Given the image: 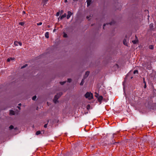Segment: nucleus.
Returning a JSON list of instances; mask_svg holds the SVG:
<instances>
[{
	"label": "nucleus",
	"instance_id": "3",
	"mask_svg": "<svg viewBox=\"0 0 156 156\" xmlns=\"http://www.w3.org/2000/svg\"><path fill=\"white\" fill-rule=\"evenodd\" d=\"M18 44H19V45L20 46L22 45V43L20 42H18V41H16L14 42V45L15 46H18Z\"/></svg>",
	"mask_w": 156,
	"mask_h": 156
},
{
	"label": "nucleus",
	"instance_id": "35",
	"mask_svg": "<svg viewBox=\"0 0 156 156\" xmlns=\"http://www.w3.org/2000/svg\"><path fill=\"white\" fill-rule=\"evenodd\" d=\"M146 87V84H145V85L144 86V88H145Z\"/></svg>",
	"mask_w": 156,
	"mask_h": 156
},
{
	"label": "nucleus",
	"instance_id": "28",
	"mask_svg": "<svg viewBox=\"0 0 156 156\" xmlns=\"http://www.w3.org/2000/svg\"><path fill=\"white\" fill-rule=\"evenodd\" d=\"M59 14H60V12H57L56 13V16H59Z\"/></svg>",
	"mask_w": 156,
	"mask_h": 156
},
{
	"label": "nucleus",
	"instance_id": "18",
	"mask_svg": "<svg viewBox=\"0 0 156 156\" xmlns=\"http://www.w3.org/2000/svg\"><path fill=\"white\" fill-rule=\"evenodd\" d=\"M138 71L137 70H135L133 72V73L134 74H135L136 73L138 74Z\"/></svg>",
	"mask_w": 156,
	"mask_h": 156
},
{
	"label": "nucleus",
	"instance_id": "17",
	"mask_svg": "<svg viewBox=\"0 0 156 156\" xmlns=\"http://www.w3.org/2000/svg\"><path fill=\"white\" fill-rule=\"evenodd\" d=\"M99 95L97 92H95V96L97 98L99 96Z\"/></svg>",
	"mask_w": 156,
	"mask_h": 156
},
{
	"label": "nucleus",
	"instance_id": "26",
	"mask_svg": "<svg viewBox=\"0 0 156 156\" xmlns=\"http://www.w3.org/2000/svg\"><path fill=\"white\" fill-rule=\"evenodd\" d=\"M42 24V22H40L38 23H37V25L39 26L41 25Z\"/></svg>",
	"mask_w": 156,
	"mask_h": 156
},
{
	"label": "nucleus",
	"instance_id": "37",
	"mask_svg": "<svg viewBox=\"0 0 156 156\" xmlns=\"http://www.w3.org/2000/svg\"><path fill=\"white\" fill-rule=\"evenodd\" d=\"M10 58V60H13L14 59V58Z\"/></svg>",
	"mask_w": 156,
	"mask_h": 156
},
{
	"label": "nucleus",
	"instance_id": "9",
	"mask_svg": "<svg viewBox=\"0 0 156 156\" xmlns=\"http://www.w3.org/2000/svg\"><path fill=\"white\" fill-rule=\"evenodd\" d=\"M66 13H65L64 14L62 15L60 17V19L61 20L63 19V18L65 17L66 16Z\"/></svg>",
	"mask_w": 156,
	"mask_h": 156
},
{
	"label": "nucleus",
	"instance_id": "4",
	"mask_svg": "<svg viewBox=\"0 0 156 156\" xmlns=\"http://www.w3.org/2000/svg\"><path fill=\"white\" fill-rule=\"evenodd\" d=\"M67 13L68 15L67 16V19H69L71 16L73 14V13L70 11H68Z\"/></svg>",
	"mask_w": 156,
	"mask_h": 156
},
{
	"label": "nucleus",
	"instance_id": "41",
	"mask_svg": "<svg viewBox=\"0 0 156 156\" xmlns=\"http://www.w3.org/2000/svg\"><path fill=\"white\" fill-rule=\"evenodd\" d=\"M23 14H24L25 13V11H23Z\"/></svg>",
	"mask_w": 156,
	"mask_h": 156
},
{
	"label": "nucleus",
	"instance_id": "24",
	"mask_svg": "<svg viewBox=\"0 0 156 156\" xmlns=\"http://www.w3.org/2000/svg\"><path fill=\"white\" fill-rule=\"evenodd\" d=\"M27 66V64H26L24 66H22L21 68H24L25 67H26Z\"/></svg>",
	"mask_w": 156,
	"mask_h": 156
},
{
	"label": "nucleus",
	"instance_id": "6",
	"mask_svg": "<svg viewBox=\"0 0 156 156\" xmlns=\"http://www.w3.org/2000/svg\"><path fill=\"white\" fill-rule=\"evenodd\" d=\"M148 62H144L142 64V66L144 67H146L147 65H148Z\"/></svg>",
	"mask_w": 156,
	"mask_h": 156
},
{
	"label": "nucleus",
	"instance_id": "45",
	"mask_svg": "<svg viewBox=\"0 0 156 156\" xmlns=\"http://www.w3.org/2000/svg\"><path fill=\"white\" fill-rule=\"evenodd\" d=\"M19 105H21V104L20 103L19 104Z\"/></svg>",
	"mask_w": 156,
	"mask_h": 156
},
{
	"label": "nucleus",
	"instance_id": "42",
	"mask_svg": "<svg viewBox=\"0 0 156 156\" xmlns=\"http://www.w3.org/2000/svg\"><path fill=\"white\" fill-rule=\"evenodd\" d=\"M17 107L18 108H19V109H20V108L19 107V106H17Z\"/></svg>",
	"mask_w": 156,
	"mask_h": 156
},
{
	"label": "nucleus",
	"instance_id": "22",
	"mask_svg": "<svg viewBox=\"0 0 156 156\" xmlns=\"http://www.w3.org/2000/svg\"><path fill=\"white\" fill-rule=\"evenodd\" d=\"M14 128V127L12 125H11L9 127V128L10 129H12L13 128Z\"/></svg>",
	"mask_w": 156,
	"mask_h": 156
},
{
	"label": "nucleus",
	"instance_id": "39",
	"mask_svg": "<svg viewBox=\"0 0 156 156\" xmlns=\"http://www.w3.org/2000/svg\"><path fill=\"white\" fill-rule=\"evenodd\" d=\"M78 0H73V1L74 2H76V1H77Z\"/></svg>",
	"mask_w": 156,
	"mask_h": 156
},
{
	"label": "nucleus",
	"instance_id": "44",
	"mask_svg": "<svg viewBox=\"0 0 156 156\" xmlns=\"http://www.w3.org/2000/svg\"><path fill=\"white\" fill-rule=\"evenodd\" d=\"M87 19H88L89 18L88 16H87Z\"/></svg>",
	"mask_w": 156,
	"mask_h": 156
},
{
	"label": "nucleus",
	"instance_id": "5",
	"mask_svg": "<svg viewBox=\"0 0 156 156\" xmlns=\"http://www.w3.org/2000/svg\"><path fill=\"white\" fill-rule=\"evenodd\" d=\"M98 101L101 103V101L102 100L103 97L102 96H99L98 98Z\"/></svg>",
	"mask_w": 156,
	"mask_h": 156
},
{
	"label": "nucleus",
	"instance_id": "33",
	"mask_svg": "<svg viewBox=\"0 0 156 156\" xmlns=\"http://www.w3.org/2000/svg\"><path fill=\"white\" fill-rule=\"evenodd\" d=\"M47 124H45L44 126V128H46L47 127Z\"/></svg>",
	"mask_w": 156,
	"mask_h": 156
},
{
	"label": "nucleus",
	"instance_id": "23",
	"mask_svg": "<svg viewBox=\"0 0 156 156\" xmlns=\"http://www.w3.org/2000/svg\"><path fill=\"white\" fill-rule=\"evenodd\" d=\"M149 48L150 49H152L154 48V47L153 45H151L149 46Z\"/></svg>",
	"mask_w": 156,
	"mask_h": 156
},
{
	"label": "nucleus",
	"instance_id": "20",
	"mask_svg": "<svg viewBox=\"0 0 156 156\" xmlns=\"http://www.w3.org/2000/svg\"><path fill=\"white\" fill-rule=\"evenodd\" d=\"M19 24L21 26H23L24 24V23L23 22H20Z\"/></svg>",
	"mask_w": 156,
	"mask_h": 156
},
{
	"label": "nucleus",
	"instance_id": "10",
	"mask_svg": "<svg viewBox=\"0 0 156 156\" xmlns=\"http://www.w3.org/2000/svg\"><path fill=\"white\" fill-rule=\"evenodd\" d=\"M45 37L46 38H48L49 37V33L48 32H46L45 34Z\"/></svg>",
	"mask_w": 156,
	"mask_h": 156
},
{
	"label": "nucleus",
	"instance_id": "30",
	"mask_svg": "<svg viewBox=\"0 0 156 156\" xmlns=\"http://www.w3.org/2000/svg\"><path fill=\"white\" fill-rule=\"evenodd\" d=\"M150 27L151 28L152 27H153V25L152 24H150Z\"/></svg>",
	"mask_w": 156,
	"mask_h": 156
},
{
	"label": "nucleus",
	"instance_id": "25",
	"mask_svg": "<svg viewBox=\"0 0 156 156\" xmlns=\"http://www.w3.org/2000/svg\"><path fill=\"white\" fill-rule=\"evenodd\" d=\"M66 82V81H64L63 82H60V83L62 85L64 84Z\"/></svg>",
	"mask_w": 156,
	"mask_h": 156
},
{
	"label": "nucleus",
	"instance_id": "36",
	"mask_svg": "<svg viewBox=\"0 0 156 156\" xmlns=\"http://www.w3.org/2000/svg\"><path fill=\"white\" fill-rule=\"evenodd\" d=\"M63 10H61L60 12L61 14H62L63 13Z\"/></svg>",
	"mask_w": 156,
	"mask_h": 156
},
{
	"label": "nucleus",
	"instance_id": "19",
	"mask_svg": "<svg viewBox=\"0 0 156 156\" xmlns=\"http://www.w3.org/2000/svg\"><path fill=\"white\" fill-rule=\"evenodd\" d=\"M90 108V105H88L87 106V110H89Z\"/></svg>",
	"mask_w": 156,
	"mask_h": 156
},
{
	"label": "nucleus",
	"instance_id": "8",
	"mask_svg": "<svg viewBox=\"0 0 156 156\" xmlns=\"http://www.w3.org/2000/svg\"><path fill=\"white\" fill-rule=\"evenodd\" d=\"M89 74V71L86 72L85 75L84 76V79L87 78Z\"/></svg>",
	"mask_w": 156,
	"mask_h": 156
},
{
	"label": "nucleus",
	"instance_id": "27",
	"mask_svg": "<svg viewBox=\"0 0 156 156\" xmlns=\"http://www.w3.org/2000/svg\"><path fill=\"white\" fill-rule=\"evenodd\" d=\"M67 36V34H63V37H66Z\"/></svg>",
	"mask_w": 156,
	"mask_h": 156
},
{
	"label": "nucleus",
	"instance_id": "43",
	"mask_svg": "<svg viewBox=\"0 0 156 156\" xmlns=\"http://www.w3.org/2000/svg\"><path fill=\"white\" fill-rule=\"evenodd\" d=\"M112 22H111L110 23V25H112Z\"/></svg>",
	"mask_w": 156,
	"mask_h": 156
},
{
	"label": "nucleus",
	"instance_id": "13",
	"mask_svg": "<svg viewBox=\"0 0 156 156\" xmlns=\"http://www.w3.org/2000/svg\"><path fill=\"white\" fill-rule=\"evenodd\" d=\"M9 113L11 115H14V112L12 110H10Z\"/></svg>",
	"mask_w": 156,
	"mask_h": 156
},
{
	"label": "nucleus",
	"instance_id": "1",
	"mask_svg": "<svg viewBox=\"0 0 156 156\" xmlns=\"http://www.w3.org/2000/svg\"><path fill=\"white\" fill-rule=\"evenodd\" d=\"M62 93H60L59 94H57L54 97V99L53 100V102L54 103H56L57 102V100L59 98V97L62 95Z\"/></svg>",
	"mask_w": 156,
	"mask_h": 156
},
{
	"label": "nucleus",
	"instance_id": "14",
	"mask_svg": "<svg viewBox=\"0 0 156 156\" xmlns=\"http://www.w3.org/2000/svg\"><path fill=\"white\" fill-rule=\"evenodd\" d=\"M48 0H43V3H44V5H45L47 3Z\"/></svg>",
	"mask_w": 156,
	"mask_h": 156
},
{
	"label": "nucleus",
	"instance_id": "7",
	"mask_svg": "<svg viewBox=\"0 0 156 156\" xmlns=\"http://www.w3.org/2000/svg\"><path fill=\"white\" fill-rule=\"evenodd\" d=\"M146 67L147 69L149 70L151 69V63L148 62V65H147V67Z\"/></svg>",
	"mask_w": 156,
	"mask_h": 156
},
{
	"label": "nucleus",
	"instance_id": "11",
	"mask_svg": "<svg viewBox=\"0 0 156 156\" xmlns=\"http://www.w3.org/2000/svg\"><path fill=\"white\" fill-rule=\"evenodd\" d=\"M87 6H89L90 5L91 2V0H87Z\"/></svg>",
	"mask_w": 156,
	"mask_h": 156
},
{
	"label": "nucleus",
	"instance_id": "21",
	"mask_svg": "<svg viewBox=\"0 0 156 156\" xmlns=\"http://www.w3.org/2000/svg\"><path fill=\"white\" fill-rule=\"evenodd\" d=\"M36 98H37V97L36 96H35L33 97L32 99L33 100H35L36 99Z\"/></svg>",
	"mask_w": 156,
	"mask_h": 156
},
{
	"label": "nucleus",
	"instance_id": "29",
	"mask_svg": "<svg viewBox=\"0 0 156 156\" xmlns=\"http://www.w3.org/2000/svg\"><path fill=\"white\" fill-rule=\"evenodd\" d=\"M71 81V79H68V82H70Z\"/></svg>",
	"mask_w": 156,
	"mask_h": 156
},
{
	"label": "nucleus",
	"instance_id": "15",
	"mask_svg": "<svg viewBox=\"0 0 156 156\" xmlns=\"http://www.w3.org/2000/svg\"><path fill=\"white\" fill-rule=\"evenodd\" d=\"M84 79H83L82 80V81L80 83V85H83L84 83Z\"/></svg>",
	"mask_w": 156,
	"mask_h": 156
},
{
	"label": "nucleus",
	"instance_id": "38",
	"mask_svg": "<svg viewBox=\"0 0 156 156\" xmlns=\"http://www.w3.org/2000/svg\"><path fill=\"white\" fill-rule=\"evenodd\" d=\"M105 24H104L103 25V28H104V27H105Z\"/></svg>",
	"mask_w": 156,
	"mask_h": 156
},
{
	"label": "nucleus",
	"instance_id": "32",
	"mask_svg": "<svg viewBox=\"0 0 156 156\" xmlns=\"http://www.w3.org/2000/svg\"><path fill=\"white\" fill-rule=\"evenodd\" d=\"M10 61V58H8L7 59V61L8 62H9Z\"/></svg>",
	"mask_w": 156,
	"mask_h": 156
},
{
	"label": "nucleus",
	"instance_id": "31",
	"mask_svg": "<svg viewBox=\"0 0 156 156\" xmlns=\"http://www.w3.org/2000/svg\"><path fill=\"white\" fill-rule=\"evenodd\" d=\"M126 41L125 40V39H124V40H123V43L125 45H126Z\"/></svg>",
	"mask_w": 156,
	"mask_h": 156
},
{
	"label": "nucleus",
	"instance_id": "16",
	"mask_svg": "<svg viewBox=\"0 0 156 156\" xmlns=\"http://www.w3.org/2000/svg\"><path fill=\"white\" fill-rule=\"evenodd\" d=\"M41 133V132L40 131H38L36 132V134L37 135H38L40 134Z\"/></svg>",
	"mask_w": 156,
	"mask_h": 156
},
{
	"label": "nucleus",
	"instance_id": "34",
	"mask_svg": "<svg viewBox=\"0 0 156 156\" xmlns=\"http://www.w3.org/2000/svg\"><path fill=\"white\" fill-rule=\"evenodd\" d=\"M143 82H144V83L145 84H146V82H145V80L144 78H143Z\"/></svg>",
	"mask_w": 156,
	"mask_h": 156
},
{
	"label": "nucleus",
	"instance_id": "40",
	"mask_svg": "<svg viewBox=\"0 0 156 156\" xmlns=\"http://www.w3.org/2000/svg\"><path fill=\"white\" fill-rule=\"evenodd\" d=\"M64 2H67V0H65Z\"/></svg>",
	"mask_w": 156,
	"mask_h": 156
},
{
	"label": "nucleus",
	"instance_id": "12",
	"mask_svg": "<svg viewBox=\"0 0 156 156\" xmlns=\"http://www.w3.org/2000/svg\"><path fill=\"white\" fill-rule=\"evenodd\" d=\"M138 40L137 39H136L134 40H133L132 41V42L134 44H136V43L138 42Z\"/></svg>",
	"mask_w": 156,
	"mask_h": 156
},
{
	"label": "nucleus",
	"instance_id": "2",
	"mask_svg": "<svg viewBox=\"0 0 156 156\" xmlns=\"http://www.w3.org/2000/svg\"><path fill=\"white\" fill-rule=\"evenodd\" d=\"M85 96L86 98H88L90 100L92 99L93 97L92 94L89 92H87L85 94Z\"/></svg>",
	"mask_w": 156,
	"mask_h": 156
}]
</instances>
